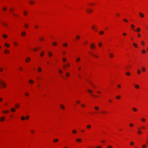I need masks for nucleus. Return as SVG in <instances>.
Returning a JSON list of instances; mask_svg holds the SVG:
<instances>
[{
    "instance_id": "1",
    "label": "nucleus",
    "mask_w": 148,
    "mask_h": 148,
    "mask_svg": "<svg viewBox=\"0 0 148 148\" xmlns=\"http://www.w3.org/2000/svg\"><path fill=\"white\" fill-rule=\"evenodd\" d=\"M0 84L1 86L0 87L1 88H5L6 86V83L2 80H0Z\"/></svg>"
},
{
    "instance_id": "2",
    "label": "nucleus",
    "mask_w": 148,
    "mask_h": 148,
    "mask_svg": "<svg viewBox=\"0 0 148 148\" xmlns=\"http://www.w3.org/2000/svg\"><path fill=\"white\" fill-rule=\"evenodd\" d=\"M90 47L91 49H93L95 48V46L94 44L92 43L90 45Z\"/></svg>"
},
{
    "instance_id": "3",
    "label": "nucleus",
    "mask_w": 148,
    "mask_h": 148,
    "mask_svg": "<svg viewBox=\"0 0 148 148\" xmlns=\"http://www.w3.org/2000/svg\"><path fill=\"white\" fill-rule=\"evenodd\" d=\"M139 15H140V16L141 17V18H143L144 17V14H143L142 13H141V12H139Z\"/></svg>"
},
{
    "instance_id": "4",
    "label": "nucleus",
    "mask_w": 148,
    "mask_h": 148,
    "mask_svg": "<svg viewBox=\"0 0 148 148\" xmlns=\"http://www.w3.org/2000/svg\"><path fill=\"white\" fill-rule=\"evenodd\" d=\"M134 31H135L137 32H139L140 31V29L139 27H138L136 29V30L135 31L134 29L133 30Z\"/></svg>"
},
{
    "instance_id": "5",
    "label": "nucleus",
    "mask_w": 148,
    "mask_h": 148,
    "mask_svg": "<svg viewBox=\"0 0 148 148\" xmlns=\"http://www.w3.org/2000/svg\"><path fill=\"white\" fill-rule=\"evenodd\" d=\"M25 34H26V33L24 31L22 32L21 34V35L22 36H25Z\"/></svg>"
},
{
    "instance_id": "6",
    "label": "nucleus",
    "mask_w": 148,
    "mask_h": 148,
    "mask_svg": "<svg viewBox=\"0 0 148 148\" xmlns=\"http://www.w3.org/2000/svg\"><path fill=\"white\" fill-rule=\"evenodd\" d=\"M138 134H141L142 131L140 130V128L139 127L138 128Z\"/></svg>"
},
{
    "instance_id": "7",
    "label": "nucleus",
    "mask_w": 148,
    "mask_h": 148,
    "mask_svg": "<svg viewBox=\"0 0 148 148\" xmlns=\"http://www.w3.org/2000/svg\"><path fill=\"white\" fill-rule=\"evenodd\" d=\"M31 60V59L29 57H27V59L25 60V62H28Z\"/></svg>"
},
{
    "instance_id": "8",
    "label": "nucleus",
    "mask_w": 148,
    "mask_h": 148,
    "mask_svg": "<svg viewBox=\"0 0 148 148\" xmlns=\"http://www.w3.org/2000/svg\"><path fill=\"white\" fill-rule=\"evenodd\" d=\"M48 55L50 57H51L52 56L53 54L50 52H49L48 53Z\"/></svg>"
},
{
    "instance_id": "9",
    "label": "nucleus",
    "mask_w": 148,
    "mask_h": 148,
    "mask_svg": "<svg viewBox=\"0 0 148 148\" xmlns=\"http://www.w3.org/2000/svg\"><path fill=\"white\" fill-rule=\"evenodd\" d=\"M87 12H88V13H90L92 11V10L88 9H87Z\"/></svg>"
},
{
    "instance_id": "10",
    "label": "nucleus",
    "mask_w": 148,
    "mask_h": 148,
    "mask_svg": "<svg viewBox=\"0 0 148 148\" xmlns=\"http://www.w3.org/2000/svg\"><path fill=\"white\" fill-rule=\"evenodd\" d=\"M60 106L61 107V108L62 109H64L65 108L64 106L62 104H61L60 105Z\"/></svg>"
},
{
    "instance_id": "11",
    "label": "nucleus",
    "mask_w": 148,
    "mask_h": 148,
    "mask_svg": "<svg viewBox=\"0 0 148 148\" xmlns=\"http://www.w3.org/2000/svg\"><path fill=\"white\" fill-rule=\"evenodd\" d=\"M95 109L97 111L99 109V108L97 106H95L94 107Z\"/></svg>"
},
{
    "instance_id": "12",
    "label": "nucleus",
    "mask_w": 148,
    "mask_h": 148,
    "mask_svg": "<svg viewBox=\"0 0 148 148\" xmlns=\"http://www.w3.org/2000/svg\"><path fill=\"white\" fill-rule=\"evenodd\" d=\"M38 71L39 72H40L42 71V69L40 67H39L38 68Z\"/></svg>"
},
{
    "instance_id": "13",
    "label": "nucleus",
    "mask_w": 148,
    "mask_h": 148,
    "mask_svg": "<svg viewBox=\"0 0 148 148\" xmlns=\"http://www.w3.org/2000/svg\"><path fill=\"white\" fill-rule=\"evenodd\" d=\"M29 82L31 84H33L34 83V81L31 79L29 80Z\"/></svg>"
},
{
    "instance_id": "14",
    "label": "nucleus",
    "mask_w": 148,
    "mask_h": 148,
    "mask_svg": "<svg viewBox=\"0 0 148 148\" xmlns=\"http://www.w3.org/2000/svg\"><path fill=\"white\" fill-rule=\"evenodd\" d=\"M63 46L64 47H66L67 46V43H64L63 44Z\"/></svg>"
},
{
    "instance_id": "15",
    "label": "nucleus",
    "mask_w": 148,
    "mask_h": 148,
    "mask_svg": "<svg viewBox=\"0 0 148 148\" xmlns=\"http://www.w3.org/2000/svg\"><path fill=\"white\" fill-rule=\"evenodd\" d=\"M5 118L3 117H2L0 119L1 121H2L4 120Z\"/></svg>"
},
{
    "instance_id": "16",
    "label": "nucleus",
    "mask_w": 148,
    "mask_h": 148,
    "mask_svg": "<svg viewBox=\"0 0 148 148\" xmlns=\"http://www.w3.org/2000/svg\"><path fill=\"white\" fill-rule=\"evenodd\" d=\"M80 60V58H78L76 59V61L77 62H78Z\"/></svg>"
},
{
    "instance_id": "17",
    "label": "nucleus",
    "mask_w": 148,
    "mask_h": 148,
    "mask_svg": "<svg viewBox=\"0 0 148 148\" xmlns=\"http://www.w3.org/2000/svg\"><path fill=\"white\" fill-rule=\"evenodd\" d=\"M135 88L136 89H138L139 88V86L138 84H136L135 85Z\"/></svg>"
},
{
    "instance_id": "18",
    "label": "nucleus",
    "mask_w": 148,
    "mask_h": 148,
    "mask_svg": "<svg viewBox=\"0 0 148 148\" xmlns=\"http://www.w3.org/2000/svg\"><path fill=\"white\" fill-rule=\"evenodd\" d=\"M58 141V139L57 138L53 140V142H56Z\"/></svg>"
},
{
    "instance_id": "19",
    "label": "nucleus",
    "mask_w": 148,
    "mask_h": 148,
    "mask_svg": "<svg viewBox=\"0 0 148 148\" xmlns=\"http://www.w3.org/2000/svg\"><path fill=\"white\" fill-rule=\"evenodd\" d=\"M104 32L102 31H101L99 32V34L100 35H102L104 34Z\"/></svg>"
},
{
    "instance_id": "20",
    "label": "nucleus",
    "mask_w": 148,
    "mask_h": 148,
    "mask_svg": "<svg viewBox=\"0 0 148 148\" xmlns=\"http://www.w3.org/2000/svg\"><path fill=\"white\" fill-rule=\"evenodd\" d=\"M44 52H42L41 53H40V56L41 57L43 56H44Z\"/></svg>"
},
{
    "instance_id": "21",
    "label": "nucleus",
    "mask_w": 148,
    "mask_h": 148,
    "mask_svg": "<svg viewBox=\"0 0 148 148\" xmlns=\"http://www.w3.org/2000/svg\"><path fill=\"white\" fill-rule=\"evenodd\" d=\"M91 127V126L89 125H88L86 126V127L88 129H90Z\"/></svg>"
},
{
    "instance_id": "22",
    "label": "nucleus",
    "mask_w": 148,
    "mask_h": 148,
    "mask_svg": "<svg viewBox=\"0 0 148 148\" xmlns=\"http://www.w3.org/2000/svg\"><path fill=\"white\" fill-rule=\"evenodd\" d=\"M57 44V43L56 42H54L52 43V45L54 46H56Z\"/></svg>"
},
{
    "instance_id": "23",
    "label": "nucleus",
    "mask_w": 148,
    "mask_h": 148,
    "mask_svg": "<svg viewBox=\"0 0 148 148\" xmlns=\"http://www.w3.org/2000/svg\"><path fill=\"white\" fill-rule=\"evenodd\" d=\"M78 142H80L81 141V139L80 138H78L76 140Z\"/></svg>"
},
{
    "instance_id": "24",
    "label": "nucleus",
    "mask_w": 148,
    "mask_h": 148,
    "mask_svg": "<svg viewBox=\"0 0 148 148\" xmlns=\"http://www.w3.org/2000/svg\"><path fill=\"white\" fill-rule=\"evenodd\" d=\"M132 109V110L134 112H136L137 111V109L135 108H133Z\"/></svg>"
},
{
    "instance_id": "25",
    "label": "nucleus",
    "mask_w": 148,
    "mask_h": 148,
    "mask_svg": "<svg viewBox=\"0 0 148 148\" xmlns=\"http://www.w3.org/2000/svg\"><path fill=\"white\" fill-rule=\"evenodd\" d=\"M110 56V58H112L113 57V55L112 53H110L109 54Z\"/></svg>"
},
{
    "instance_id": "26",
    "label": "nucleus",
    "mask_w": 148,
    "mask_h": 148,
    "mask_svg": "<svg viewBox=\"0 0 148 148\" xmlns=\"http://www.w3.org/2000/svg\"><path fill=\"white\" fill-rule=\"evenodd\" d=\"M11 110L12 112H14L15 111V109L13 108H11Z\"/></svg>"
},
{
    "instance_id": "27",
    "label": "nucleus",
    "mask_w": 148,
    "mask_h": 148,
    "mask_svg": "<svg viewBox=\"0 0 148 148\" xmlns=\"http://www.w3.org/2000/svg\"><path fill=\"white\" fill-rule=\"evenodd\" d=\"M131 28L133 29H134L135 27V25L133 24H132L131 25Z\"/></svg>"
},
{
    "instance_id": "28",
    "label": "nucleus",
    "mask_w": 148,
    "mask_h": 148,
    "mask_svg": "<svg viewBox=\"0 0 148 148\" xmlns=\"http://www.w3.org/2000/svg\"><path fill=\"white\" fill-rule=\"evenodd\" d=\"M62 60L64 62H65L66 61V59L65 58H62Z\"/></svg>"
},
{
    "instance_id": "29",
    "label": "nucleus",
    "mask_w": 148,
    "mask_h": 148,
    "mask_svg": "<svg viewBox=\"0 0 148 148\" xmlns=\"http://www.w3.org/2000/svg\"><path fill=\"white\" fill-rule=\"evenodd\" d=\"M133 45L134 46V47H135L137 48L138 47V46L137 45L136 43H134L133 44Z\"/></svg>"
},
{
    "instance_id": "30",
    "label": "nucleus",
    "mask_w": 148,
    "mask_h": 148,
    "mask_svg": "<svg viewBox=\"0 0 148 148\" xmlns=\"http://www.w3.org/2000/svg\"><path fill=\"white\" fill-rule=\"evenodd\" d=\"M15 106L16 108H18L20 106L18 105V104H16L15 105Z\"/></svg>"
},
{
    "instance_id": "31",
    "label": "nucleus",
    "mask_w": 148,
    "mask_h": 148,
    "mask_svg": "<svg viewBox=\"0 0 148 148\" xmlns=\"http://www.w3.org/2000/svg\"><path fill=\"white\" fill-rule=\"evenodd\" d=\"M25 119V118L23 116H22L21 118V119L22 120H24Z\"/></svg>"
},
{
    "instance_id": "32",
    "label": "nucleus",
    "mask_w": 148,
    "mask_h": 148,
    "mask_svg": "<svg viewBox=\"0 0 148 148\" xmlns=\"http://www.w3.org/2000/svg\"><path fill=\"white\" fill-rule=\"evenodd\" d=\"M142 53L144 54L146 53V51L145 50H142Z\"/></svg>"
},
{
    "instance_id": "33",
    "label": "nucleus",
    "mask_w": 148,
    "mask_h": 148,
    "mask_svg": "<svg viewBox=\"0 0 148 148\" xmlns=\"http://www.w3.org/2000/svg\"><path fill=\"white\" fill-rule=\"evenodd\" d=\"M123 21L124 22H128L127 20V19H125V18L123 19Z\"/></svg>"
},
{
    "instance_id": "34",
    "label": "nucleus",
    "mask_w": 148,
    "mask_h": 148,
    "mask_svg": "<svg viewBox=\"0 0 148 148\" xmlns=\"http://www.w3.org/2000/svg\"><path fill=\"white\" fill-rule=\"evenodd\" d=\"M66 75L67 77H69L70 75V74L68 72H67L66 73Z\"/></svg>"
},
{
    "instance_id": "35",
    "label": "nucleus",
    "mask_w": 148,
    "mask_h": 148,
    "mask_svg": "<svg viewBox=\"0 0 148 148\" xmlns=\"http://www.w3.org/2000/svg\"><path fill=\"white\" fill-rule=\"evenodd\" d=\"M5 38H7V35L5 34H3L2 35Z\"/></svg>"
},
{
    "instance_id": "36",
    "label": "nucleus",
    "mask_w": 148,
    "mask_h": 148,
    "mask_svg": "<svg viewBox=\"0 0 148 148\" xmlns=\"http://www.w3.org/2000/svg\"><path fill=\"white\" fill-rule=\"evenodd\" d=\"M58 72L60 73H62V71L61 69L59 70Z\"/></svg>"
},
{
    "instance_id": "37",
    "label": "nucleus",
    "mask_w": 148,
    "mask_h": 148,
    "mask_svg": "<svg viewBox=\"0 0 148 148\" xmlns=\"http://www.w3.org/2000/svg\"><path fill=\"white\" fill-rule=\"evenodd\" d=\"M141 44L142 45H144L145 44L144 42L143 41H142L141 42Z\"/></svg>"
},
{
    "instance_id": "38",
    "label": "nucleus",
    "mask_w": 148,
    "mask_h": 148,
    "mask_svg": "<svg viewBox=\"0 0 148 148\" xmlns=\"http://www.w3.org/2000/svg\"><path fill=\"white\" fill-rule=\"evenodd\" d=\"M72 132L73 133H77V131L76 130H73L72 131Z\"/></svg>"
},
{
    "instance_id": "39",
    "label": "nucleus",
    "mask_w": 148,
    "mask_h": 148,
    "mask_svg": "<svg viewBox=\"0 0 148 148\" xmlns=\"http://www.w3.org/2000/svg\"><path fill=\"white\" fill-rule=\"evenodd\" d=\"M98 45L99 47H100L102 46V43L101 42H99L98 43Z\"/></svg>"
},
{
    "instance_id": "40",
    "label": "nucleus",
    "mask_w": 148,
    "mask_h": 148,
    "mask_svg": "<svg viewBox=\"0 0 148 148\" xmlns=\"http://www.w3.org/2000/svg\"><path fill=\"white\" fill-rule=\"evenodd\" d=\"M126 75H128V76L130 75V73L128 72H126Z\"/></svg>"
},
{
    "instance_id": "41",
    "label": "nucleus",
    "mask_w": 148,
    "mask_h": 148,
    "mask_svg": "<svg viewBox=\"0 0 148 148\" xmlns=\"http://www.w3.org/2000/svg\"><path fill=\"white\" fill-rule=\"evenodd\" d=\"M140 71L139 70H138L137 71V73L138 74H140Z\"/></svg>"
},
{
    "instance_id": "42",
    "label": "nucleus",
    "mask_w": 148,
    "mask_h": 148,
    "mask_svg": "<svg viewBox=\"0 0 148 148\" xmlns=\"http://www.w3.org/2000/svg\"><path fill=\"white\" fill-rule=\"evenodd\" d=\"M88 91L89 92V93H92V91L91 90H90V89H88Z\"/></svg>"
},
{
    "instance_id": "43",
    "label": "nucleus",
    "mask_w": 148,
    "mask_h": 148,
    "mask_svg": "<svg viewBox=\"0 0 148 148\" xmlns=\"http://www.w3.org/2000/svg\"><path fill=\"white\" fill-rule=\"evenodd\" d=\"M141 120L143 122H145V119L143 118L141 119Z\"/></svg>"
},
{
    "instance_id": "44",
    "label": "nucleus",
    "mask_w": 148,
    "mask_h": 148,
    "mask_svg": "<svg viewBox=\"0 0 148 148\" xmlns=\"http://www.w3.org/2000/svg\"><path fill=\"white\" fill-rule=\"evenodd\" d=\"M66 65H65L64 64L63 65V68H64V69H66Z\"/></svg>"
},
{
    "instance_id": "45",
    "label": "nucleus",
    "mask_w": 148,
    "mask_h": 148,
    "mask_svg": "<svg viewBox=\"0 0 148 148\" xmlns=\"http://www.w3.org/2000/svg\"><path fill=\"white\" fill-rule=\"evenodd\" d=\"M116 98L117 99H119L120 98V96H118L116 97Z\"/></svg>"
},
{
    "instance_id": "46",
    "label": "nucleus",
    "mask_w": 148,
    "mask_h": 148,
    "mask_svg": "<svg viewBox=\"0 0 148 148\" xmlns=\"http://www.w3.org/2000/svg\"><path fill=\"white\" fill-rule=\"evenodd\" d=\"M3 112L4 113H8L9 112V111H4Z\"/></svg>"
},
{
    "instance_id": "47",
    "label": "nucleus",
    "mask_w": 148,
    "mask_h": 148,
    "mask_svg": "<svg viewBox=\"0 0 148 148\" xmlns=\"http://www.w3.org/2000/svg\"><path fill=\"white\" fill-rule=\"evenodd\" d=\"M5 46H6V47H9L10 46V45H8L7 43H5Z\"/></svg>"
},
{
    "instance_id": "48",
    "label": "nucleus",
    "mask_w": 148,
    "mask_h": 148,
    "mask_svg": "<svg viewBox=\"0 0 148 148\" xmlns=\"http://www.w3.org/2000/svg\"><path fill=\"white\" fill-rule=\"evenodd\" d=\"M29 95V94L27 92H26L25 93V95L26 96H28Z\"/></svg>"
},
{
    "instance_id": "49",
    "label": "nucleus",
    "mask_w": 148,
    "mask_h": 148,
    "mask_svg": "<svg viewBox=\"0 0 148 148\" xmlns=\"http://www.w3.org/2000/svg\"><path fill=\"white\" fill-rule=\"evenodd\" d=\"M131 127H132L133 126V124L132 123H130L129 125Z\"/></svg>"
},
{
    "instance_id": "50",
    "label": "nucleus",
    "mask_w": 148,
    "mask_h": 148,
    "mask_svg": "<svg viewBox=\"0 0 148 148\" xmlns=\"http://www.w3.org/2000/svg\"><path fill=\"white\" fill-rule=\"evenodd\" d=\"M76 38L77 39H79L80 38V36H76Z\"/></svg>"
},
{
    "instance_id": "51",
    "label": "nucleus",
    "mask_w": 148,
    "mask_h": 148,
    "mask_svg": "<svg viewBox=\"0 0 148 148\" xmlns=\"http://www.w3.org/2000/svg\"><path fill=\"white\" fill-rule=\"evenodd\" d=\"M29 3H30V4H34V1H29Z\"/></svg>"
},
{
    "instance_id": "52",
    "label": "nucleus",
    "mask_w": 148,
    "mask_h": 148,
    "mask_svg": "<svg viewBox=\"0 0 148 148\" xmlns=\"http://www.w3.org/2000/svg\"><path fill=\"white\" fill-rule=\"evenodd\" d=\"M134 144V143L132 142L130 143V144L131 145H133Z\"/></svg>"
},
{
    "instance_id": "53",
    "label": "nucleus",
    "mask_w": 148,
    "mask_h": 148,
    "mask_svg": "<svg viewBox=\"0 0 148 148\" xmlns=\"http://www.w3.org/2000/svg\"><path fill=\"white\" fill-rule=\"evenodd\" d=\"M2 24L5 26L6 27H8V25H7L5 24V23H2Z\"/></svg>"
},
{
    "instance_id": "54",
    "label": "nucleus",
    "mask_w": 148,
    "mask_h": 148,
    "mask_svg": "<svg viewBox=\"0 0 148 148\" xmlns=\"http://www.w3.org/2000/svg\"><path fill=\"white\" fill-rule=\"evenodd\" d=\"M107 147L108 148H112V147L110 145L108 146Z\"/></svg>"
},
{
    "instance_id": "55",
    "label": "nucleus",
    "mask_w": 148,
    "mask_h": 148,
    "mask_svg": "<svg viewBox=\"0 0 148 148\" xmlns=\"http://www.w3.org/2000/svg\"><path fill=\"white\" fill-rule=\"evenodd\" d=\"M142 146L143 148H145V147H146V145H142Z\"/></svg>"
},
{
    "instance_id": "56",
    "label": "nucleus",
    "mask_w": 148,
    "mask_h": 148,
    "mask_svg": "<svg viewBox=\"0 0 148 148\" xmlns=\"http://www.w3.org/2000/svg\"><path fill=\"white\" fill-rule=\"evenodd\" d=\"M142 70L143 71H145V69L144 67L142 68Z\"/></svg>"
},
{
    "instance_id": "57",
    "label": "nucleus",
    "mask_w": 148,
    "mask_h": 148,
    "mask_svg": "<svg viewBox=\"0 0 148 148\" xmlns=\"http://www.w3.org/2000/svg\"><path fill=\"white\" fill-rule=\"evenodd\" d=\"M23 13H24V14L25 15H27V12H24Z\"/></svg>"
},
{
    "instance_id": "58",
    "label": "nucleus",
    "mask_w": 148,
    "mask_h": 148,
    "mask_svg": "<svg viewBox=\"0 0 148 148\" xmlns=\"http://www.w3.org/2000/svg\"><path fill=\"white\" fill-rule=\"evenodd\" d=\"M117 87L118 88H120L121 87V86L120 84H118L117 85Z\"/></svg>"
},
{
    "instance_id": "59",
    "label": "nucleus",
    "mask_w": 148,
    "mask_h": 148,
    "mask_svg": "<svg viewBox=\"0 0 148 148\" xmlns=\"http://www.w3.org/2000/svg\"><path fill=\"white\" fill-rule=\"evenodd\" d=\"M81 106L82 107H84L85 106V105L84 104H82L81 105Z\"/></svg>"
},
{
    "instance_id": "60",
    "label": "nucleus",
    "mask_w": 148,
    "mask_h": 148,
    "mask_svg": "<svg viewBox=\"0 0 148 148\" xmlns=\"http://www.w3.org/2000/svg\"><path fill=\"white\" fill-rule=\"evenodd\" d=\"M67 66L69 67L70 66L69 64V63H67L66 64V65Z\"/></svg>"
},
{
    "instance_id": "61",
    "label": "nucleus",
    "mask_w": 148,
    "mask_h": 148,
    "mask_svg": "<svg viewBox=\"0 0 148 148\" xmlns=\"http://www.w3.org/2000/svg\"><path fill=\"white\" fill-rule=\"evenodd\" d=\"M24 26L25 27H28V25L27 24H25Z\"/></svg>"
},
{
    "instance_id": "62",
    "label": "nucleus",
    "mask_w": 148,
    "mask_h": 148,
    "mask_svg": "<svg viewBox=\"0 0 148 148\" xmlns=\"http://www.w3.org/2000/svg\"><path fill=\"white\" fill-rule=\"evenodd\" d=\"M3 9L4 10H5V11H6V10H7V9H6V8L4 7V8H3Z\"/></svg>"
},
{
    "instance_id": "63",
    "label": "nucleus",
    "mask_w": 148,
    "mask_h": 148,
    "mask_svg": "<svg viewBox=\"0 0 148 148\" xmlns=\"http://www.w3.org/2000/svg\"><path fill=\"white\" fill-rule=\"evenodd\" d=\"M7 50H5L4 51V52L5 53H7Z\"/></svg>"
},
{
    "instance_id": "64",
    "label": "nucleus",
    "mask_w": 148,
    "mask_h": 148,
    "mask_svg": "<svg viewBox=\"0 0 148 148\" xmlns=\"http://www.w3.org/2000/svg\"><path fill=\"white\" fill-rule=\"evenodd\" d=\"M101 146H97L96 147V148H101Z\"/></svg>"
}]
</instances>
